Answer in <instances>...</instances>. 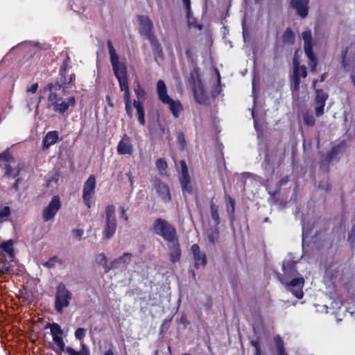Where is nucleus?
<instances>
[{
    "instance_id": "34",
    "label": "nucleus",
    "mask_w": 355,
    "mask_h": 355,
    "mask_svg": "<svg viewBox=\"0 0 355 355\" xmlns=\"http://www.w3.org/2000/svg\"><path fill=\"white\" fill-rule=\"evenodd\" d=\"M96 261L98 264L103 266L105 268V272H108L109 270H111V268H112V264L110 265V266H107V257L103 253L98 254L96 256Z\"/></svg>"
},
{
    "instance_id": "26",
    "label": "nucleus",
    "mask_w": 355,
    "mask_h": 355,
    "mask_svg": "<svg viewBox=\"0 0 355 355\" xmlns=\"http://www.w3.org/2000/svg\"><path fill=\"white\" fill-rule=\"evenodd\" d=\"M304 123L308 126H313L315 124V119L311 112L309 110H302L300 114Z\"/></svg>"
},
{
    "instance_id": "20",
    "label": "nucleus",
    "mask_w": 355,
    "mask_h": 355,
    "mask_svg": "<svg viewBox=\"0 0 355 355\" xmlns=\"http://www.w3.org/2000/svg\"><path fill=\"white\" fill-rule=\"evenodd\" d=\"M169 245V257L172 262L175 263L178 261L181 257V250L178 238L174 239V241H168Z\"/></svg>"
},
{
    "instance_id": "28",
    "label": "nucleus",
    "mask_w": 355,
    "mask_h": 355,
    "mask_svg": "<svg viewBox=\"0 0 355 355\" xmlns=\"http://www.w3.org/2000/svg\"><path fill=\"white\" fill-rule=\"evenodd\" d=\"M52 338L57 346L56 348L52 347V349L58 354L64 352L66 347L62 338V335L53 336Z\"/></svg>"
},
{
    "instance_id": "23",
    "label": "nucleus",
    "mask_w": 355,
    "mask_h": 355,
    "mask_svg": "<svg viewBox=\"0 0 355 355\" xmlns=\"http://www.w3.org/2000/svg\"><path fill=\"white\" fill-rule=\"evenodd\" d=\"M58 139V133L57 131L49 132L43 139L42 148L44 150L48 149L51 146L56 143Z\"/></svg>"
},
{
    "instance_id": "12",
    "label": "nucleus",
    "mask_w": 355,
    "mask_h": 355,
    "mask_svg": "<svg viewBox=\"0 0 355 355\" xmlns=\"http://www.w3.org/2000/svg\"><path fill=\"white\" fill-rule=\"evenodd\" d=\"M61 207V202L59 196H53L49 205L44 209L42 217L44 221L51 220Z\"/></svg>"
},
{
    "instance_id": "37",
    "label": "nucleus",
    "mask_w": 355,
    "mask_h": 355,
    "mask_svg": "<svg viewBox=\"0 0 355 355\" xmlns=\"http://www.w3.org/2000/svg\"><path fill=\"white\" fill-rule=\"evenodd\" d=\"M10 261H0V273L2 275H7L11 272V269L9 266Z\"/></svg>"
},
{
    "instance_id": "40",
    "label": "nucleus",
    "mask_w": 355,
    "mask_h": 355,
    "mask_svg": "<svg viewBox=\"0 0 355 355\" xmlns=\"http://www.w3.org/2000/svg\"><path fill=\"white\" fill-rule=\"evenodd\" d=\"M156 166L161 173L167 168V163L164 159L159 158L156 162Z\"/></svg>"
},
{
    "instance_id": "31",
    "label": "nucleus",
    "mask_w": 355,
    "mask_h": 355,
    "mask_svg": "<svg viewBox=\"0 0 355 355\" xmlns=\"http://www.w3.org/2000/svg\"><path fill=\"white\" fill-rule=\"evenodd\" d=\"M46 329H49L51 331V335L53 336L63 335V330L61 329V327L57 323H48L46 324Z\"/></svg>"
},
{
    "instance_id": "41",
    "label": "nucleus",
    "mask_w": 355,
    "mask_h": 355,
    "mask_svg": "<svg viewBox=\"0 0 355 355\" xmlns=\"http://www.w3.org/2000/svg\"><path fill=\"white\" fill-rule=\"evenodd\" d=\"M86 331L87 330L84 328H78L74 333L75 338L81 340L85 336Z\"/></svg>"
},
{
    "instance_id": "59",
    "label": "nucleus",
    "mask_w": 355,
    "mask_h": 355,
    "mask_svg": "<svg viewBox=\"0 0 355 355\" xmlns=\"http://www.w3.org/2000/svg\"><path fill=\"white\" fill-rule=\"evenodd\" d=\"M127 175L128 176V180L130 183V185L132 186L133 183H134V180H133V177H132V174L128 173Z\"/></svg>"
},
{
    "instance_id": "35",
    "label": "nucleus",
    "mask_w": 355,
    "mask_h": 355,
    "mask_svg": "<svg viewBox=\"0 0 355 355\" xmlns=\"http://www.w3.org/2000/svg\"><path fill=\"white\" fill-rule=\"evenodd\" d=\"M211 208V218L215 221V223L218 225L220 223V217L218 214V207L213 202H211L210 205Z\"/></svg>"
},
{
    "instance_id": "60",
    "label": "nucleus",
    "mask_w": 355,
    "mask_h": 355,
    "mask_svg": "<svg viewBox=\"0 0 355 355\" xmlns=\"http://www.w3.org/2000/svg\"><path fill=\"white\" fill-rule=\"evenodd\" d=\"M252 117L254 119V128L257 130V131H258V125H257V121L254 119V110L252 111Z\"/></svg>"
},
{
    "instance_id": "3",
    "label": "nucleus",
    "mask_w": 355,
    "mask_h": 355,
    "mask_svg": "<svg viewBox=\"0 0 355 355\" xmlns=\"http://www.w3.org/2000/svg\"><path fill=\"white\" fill-rule=\"evenodd\" d=\"M72 298V293L63 283H59L56 287L54 309L58 313H62L69 306Z\"/></svg>"
},
{
    "instance_id": "44",
    "label": "nucleus",
    "mask_w": 355,
    "mask_h": 355,
    "mask_svg": "<svg viewBox=\"0 0 355 355\" xmlns=\"http://www.w3.org/2000/svg\"><path fill=\"white\" fill-rule=\"evenodd\" d=\"M10 214V207L8 206L4 207L0 210V219L3 220L4 218L8 217Z\"/></svg>"
},
{
    "instance_id": "42",
    "label": "nucleus",
    "mask_w": 355,
    "mask_h": 355,
    "mask_svg": "<svg viewBox=\"0 0 355 355\" xmlns=\"http://www.w3.org/2000/svg\"><path fill=\"white\" fill-rule=\"evenodd\" d=\"M218 231L217 230L211 231L209 234H208V238L210 242L212 243H216L218 240Z\"/></svg>"
},
{
    "instance_id": "21",
    "label": "nucleus",
    "mask_w": 355,
    "mask_h": 355,
    "mask_svg": "<svg viewBox=\"0 0 355 355\" xmlns=\"http://www.w3.org/2000/svg\"><path fill=\"white\" fill-rule=\"evenodd\" d=\"M164 104L168 105L171 112L175 118L179 117L183 110V106L179 100H173L171 98L168 102Z\"/></svg>"
},
{
    "instance_id": "7",
    "label": "nucleus",
    "mask_w": 355,
    "mask_h": 355,
    "mask_svg": "<svg viewBox=\"0 0 355 355\" xmlns=\"http://www.w3.org/2000/svg\"><path fill=\"white\" fill-rule=\"evenodd\" d=\"M302 38L304 42V50L309 58L308 64L311 71H315L317 66V59L313 52V38L310 30L302 32Z\"/></svg>"
},
{
    "instance_id": "16",
    "label": "nucleus",
    "mask_w": 355,
    "mask_h": 355,
    "mask_svg": "<svg viewBox=\"0 0 355 355\" xmlns=\"http://www.w3.org/2000/svg\"><path fill=\"white\" fill-rule=\"evenodd\" d=\"M0 158L6 161L5 165V175L10 178H16L20 171L19 165L12 159H8L7 155L3 153L0 155Z\"/></svg>"
},
{
    "instance_id": "53",
    "label": "nucleus",
    "mask_w": 355,
    "mask_h": 355,
    "mask_svg": "<svg viewBox=\"0 0 355 355\" xmlns=\"http://www.w3.org/2000/svg\"><path fill=\"white\" fill-rule=\"evenodd\" d=\"M37 88H38V84L34 83L27 89V92H31V93L34 94L36 92Z\"/></svg>"
},
{
    "instance_id": "56",
    "label": "nucleus",
    "mask_w": 355,
    "mask_h": 355,
    "mask_svg": "<svg viewBox=\"0 0 355 355\" xmlns=\"http://www.w3.org/2000/svg\"><path fill=\"white\" fill-rule=\"evenodd\" d=\"M121 217L123 218L125 221L128 220V216L126 214V211L124 207L121 208Z\"/></svg>"
},
{
    "instance_id": "55",
    "label": "nucleus",
    "mask_w": 355,
    "mask_h": 355,
    "mask_svg": "<svg viewBox=\"0 0 355 355\" xmlns=\"http://www.w3.org/2000/svg\"><path fill=\"white\" fill-rule=\"evenodd\" d=\"M73 233L78 237H81L83 234L84 231L81 229H76L73 230Z\"/></svg>"
},
{
    "instance_id": "6",
    "label": "nucleus",
    "mask_w": 355,
    "mask_h": 355,
    "mask_svg": "<svg viewBox=\"0 0 355 355\" xmlns=\"http://www.w3.org/2000/svg\"><path fill=\"white\" fill-rule=\"evenodd\" d=\"M115 210V207L113 205H107L105 210V225L103 230V236L107 239L112 237L116 232V218Z\"/></svg>"
},
{
    "instance_id": "32",
    "label": "nucleus",
    "mask_w": 355,
    "mask_h": 355,
    "mask_svg": "<svg viewBox=\"0 0 355 355\" xmlns=\"http://www.w3.org/2000/svg\"><path fill=\"white\" fill-rule=\"evenodd\" d=\"M282 40L284 44H293L295 42V34L291 28H286Z\"/></svg>"
},
{
    "instance_id": "18",
    "label": "nucleus",
    "mask_w": 355,
    "mask_h": 355,
    "mask_svg": "<svg viewBox=\"0 0 355 355\" xmlns=\"http://www.w3.org/2000/svg\"><path fill=\"white\" fill-rule=\"evenodd\" d=\"M132 152L131 139L127 135H124L117 145V153L119 155H131Z\"/></svg>"
},
{
    "instance_id": "17",
    "label": "nucleus",
    "mask_w": 355,
    "mask_h": 355,
    "mask_svg": "<svg viewBox=\"0 0 355 355\" xmlns=\"http://www.w3.org/2000/svg\"><path fill=\"white\" fill-rule=\"evenodd\" d=\"M309 0H291L292 8L296 11L297 14L302 18L307 16L309 12Z\"/></svg>"
},
{
    "instance_id": "8",
    "label": "nucleus",
    "mask_w": 355,
    "mask_h": 355,
    "mask_svg": "<svg viewBox=\"0 0 355 355\" xmlns=\"http://www.w3.org/2000/svg\"><path fill=\"white\" fill-rule=\"evenodd\" d=\"M307 76L306 67L300 65L296 58L293 59V73L291 78V89L293 92L298 91L300 84V78H306Z\"/></svg>"
},
{
    "instance_id": "1",
    "label": "nucleus",
    "mask_w": 355,
    "mask_h": 355,
    "mask_svg": "<svg viewBox=\"0 0 355 355\" xmlns=\"http://www.w3.org/2000/svg\"><path fill=\"white\" fill-rule=\"evenodd\" d=\"M293 254H288L286 259L283 261L282 270L284 276L279 279L287 291L293 293L298 299L303 297L302 288L304 284V277L297 272V262L293 260Z\"/></svg>"
},
{
    "instance_id": "36",
    "label": "nucleus",
    "mask_w": 355,
    "mask_h": 355,
    "mask_svg": "<svg viewBox=\"0 0 355 355\" xmlns=\"http://www.w3.org/2000/svg\"><path fill=\"white\" fill-rule=\"evenodd\" d=\"M341 147L340 146H336L332 148L331 151L327 155V160L328 162H331L336 159L337 155L340 153Z\"/></svg>"
},
{
    "instance_id": "30",
    "label": "nucleus",
    "mask_w": 355,
    "mask_h": 355,
    "mask_svg": "<svg viewBox=\"0 0 355 355\" xmlns=\"http://www.w3.org/2000/svg\"><path fill=\"white\" fill-rule=\"evenodd\" d=\"M149 42L152 46V49L155 58H163V51L157 39L155 37L149 40Z\"/></svg>"
},
{
    "instance_id": "29",
    "label": "nucleus",
    "mask_w": 355,
    "mask_h": 355,
    "mask_svg": "<svg viewBox=\"0 0 355 355\" xmlns=\"http://www.w3.org/2000/svg\"><path fill=\"white\" fill-rule=\"evenodd\" d=\"M62 260L57 256L51 257L47 261L44 262L42 265L49 269L55 268L56 267L62 266Z\"/></svg>"
},
{
    "instance_id": "57",
    "label": "nucleus",
    "mask_w": 355,
    "mask_h": 355,
    "mask_svg": "<svg viewBox=\"0 0 355 355\" xmlns=\"http://www.w3.org/2000/svg\"><path fill=\"white\" fill-rule=\"evenodd\" d=\"M319 188H321L325 191H328L329 189V185L328 182L327 181L324 184L320 183Z\"/></svg>"
},
{
    "instance_id": "13",
    "label": "nucleus",
    "mask_w": 355,
    "mask_h": 355,
    "mask_svg": "<svg viewBox=\"0 0 355 355\" xmlns=\"http://www.w3.org/2000/svg\"><path fill=\"white\" fill-rule=\"evenodd\" d=\"M139 22V33L148 40L156 37L153 32V24L150 18L147 16H139L138 17Z\"/></svg>"
},
{
    "instance_id": "52",
    "label": "nucleus",
    "mask_w": 355,
    "mask_h": 355,
    "mask_svg": "<svg viewBox=\"0 0 355 355\" xmlns=\"http://www.w3.org/2000/svg\"><path fill=\"white\" fill-rule=\"evenodd\" d=\"M75 80V74L74 73H72L70 75V76L69 77L68 79H64V80L63 81V84L64 85H69L71 83H72Z\"/></svg>"
},
{
    "instance_id": "45",
    "label": "nucleus",
    "mask_w": 355,
    "mask_h": 355,
    "mask_svg": "<svg viewBox=\"0 0 355 355\" xmlns=\"http://www.w3.org/2000/svg\"><path fill=\"white\" fill-rule=\"evenodd\" d=\"M178 143L180 144L182 149L186 146V141L183 132H179L177 136Z\"/></svg>"
},
{
    "instance_id": "19",
    "label": "nucleus",
    "mask_w": 355,
    "mask_h": 355,
    "mask_svg": "<svg viewBox=\"0 0 355 355\" xmlns=\"http://www.w3.org/2000/svg\"><path fill=\"white\" fill-rule=\"evenodd\" d=\"M191 250L195 261V267L196 268L204 267L207 264L206 254L200 252V248L197 244L192 245Z\"/></svg>"
},
{
    "instance_id": "9",
    "label": "nucleus",
    "mask_w": 355,
    "mask_h": 355,
    "mask_svg": "<svg viewBox=\"0 0 355 355\" xmlns=\"http://www.w3.org/2000/svg\"><path fill=\"white\" fill-rule=\"evenodd\" d=\"M191 78L193 80V92L196 101L200 104H205L208 98L200 81L198 80V72L197 70H193L191 72Z\"/></svg>"
},
{
    "instance_id": "25",
    "label": "nucleus",
    "mask_w": 355,
    "mask_h": 355,
    "mask_svg": "<svg viewBox=\"0 0 355 355\" xmlns=\"http://www.w3.org/2000/svg\"><path fill=\"white\" fill-rule=\"evenodd\" d=\"M0 248L10 257L9 261H12L14 257L13 242L12 240L4 241L0 244Z\"/></svg>"
},
{
    "instance_id": "51",
    "label": "nucleus",
    "mask_w": 355,
    "mask_h": 355,
    "mask_svg": "<svg viewBox=\"0 0 355 355\" xmlns=\"http://www.w3.org/2000/svg\"><path fill=\"white\" fill-rule=\"evenodd\" d=\"M123 101H124V103L125 104L130 103V90L127 91V92H124V94H123Z\"/></svg>"
},
{
    "instance_id": "15",
    "label": "nucleus",
    "mask_w": 355,
    "mask_h": 355,
    "mask_svg": "<svg viewBox=\"0 0 355 355\" xmlns=\"http://www.w3.org/2000/svg\"><path fill=\"white\" fill-rule=\"evenodd\" d=\"M181 175L180 178V184L183 191L191 193L193 191L192 187L190 185V177L188 173V168L186 162L180 161Z\"/></svg>"
},
{
    "instance_id": "46",
    "label": "nucleus",
    "mask_w": 355,
    "mask_h": 355,
    "mask_svg": "<svg viewBox=\"0 0 355 355\" xmlns=\"http://www.w3.org/2000/svg\"><path fill=\"white\" fill-rule=\"evenodd\" d=\"M251 344L255 348V355H261V351L258 341L252 340Z\"/></svg>"
},
{
    "instance_id": "61",
    "label": "nucleus",
    "mask_w": 355,
    "mask_h": 355,
    "mask_svg": "<svg viewBox=\"0 0 355 355\" xmlns=\"http://www.w3.org/2000/svg\"><path fill=\"white\" fill-rule=\"evenodd\" d=\"M19 179H17L15 182L14 183L12 187L15 189V190H17L18 189V184H19Z\"/></svg>"
},
{
    "instance_id": "27",
    "label": "nucleus",
    "mask_w": 355,
    "mask_h": 355,
    "mask_svg": "<svg viewBox=\"0 0 355 355\" xmlns=\"http://www.w3.org/2000/svg\"><path fill=\"white\" fill-rule=\"evenodd\" d=\"M66 353L68 355H89V351L87 347L84 344H80V349L77 352L71 347H67L65 349Z\"/></svg>"
},
{
    "instance_id": "10",
    "label": "nucleus",
    "mask_w": 355,
    "mask_h": 355,
    "mask_svg": "<svg viewBox=\"0 0 355 355\" xmlns=\"http://www.w3.org/2000/svg\"><path fill=\"white\" fill-rule=\"evenodd\" d=\"M95 188L96 178L94 175H91L84 183L83 189V202L88 208L92 206L91 200L94 196Z\"/></svg>"
},
{
    "instance_id": "58",
    "label": "nucleus",
    "mask_w": 355,
    "mask_h": 355,
    "mask_svg": "<svg viewBox=\"0 0 355 355\" xmlns=\"http://www.w3.org/2000/svg\"><path fill=\"white\" fill-rule=\"evenodd\" d=\"M33 104V98H31L30 99L27 100V106L29 108V110H31V106Z\"/></svg>"
},
{
    "instance_id": "11",
    "label": "nucleus",
    "mask_w": 355,
    "mask_h": 355,
    "mask_svg": "<svg viewBox=\"0 0 355 355\" xmlns=\"http://www.w3.org/2000/svg\"><path fill=\"white\" fill-rule=\"evenodd\" d=\"M135 92L138 98L137 101H134L133 106L137 110L138 114V119L141 125L145 124V112L142 103L140 101L145 98L146 92L141 88V85L138 84L137 88L135 89Z\"/></svg>"
},
{
    "instance_id": "24",
    "label": "nucleus",
    "mask_w": 355,
    "mask_h": 355,
    "mask_svg": "<svg viewBox=\"0 0 355 355\" xmlns=\"http://www.w3.org/2000/svg\"><path fill=\"white\" fill-rule=\"evenodd\" d=\"M132 254L128 252L124 253L121 257L119 259H115L112 262V268H125L126 266L131 261Z\"/></svg>"
},
{
    "instance_id": "4",
    "label": "nucleus",
    "mask_w": 355,
    "mask_h": 355,
    "mask_svg": "<svg viewBox=\"0 0 355 355\" xmlns=\"http://www.w3.org/2000/svg\"><path fill=\"white\" fill-rule=\"evenodd\" d=\"M153 231L155 234L161 236L167 241H174V239L178 238L175 227L162 218H157L155 220Z\"/></svg>"
},
{
    "instance_id": "54",
    "label": "nucleus",
    "mask_w": 355,
    "mask_h": 355,
    "mask_svg": "<svg viewBox=\"0 0 355 355\" xmlns=\"http://www.w3.org/2000/svg\"><path fill=\"white\" fill-rule=\"evenodd\" d=\"M125 111H126L127 114L129 116H132V108L131 107L130 103L125 104Z\"/></svg>"
},
{
    "instance_id": "64",
    "label": "nucleus",
    "mask_w": 355,
    "mask_h": 355,
    "mask_svg": "<svg viewBox=\"0 0 355 355\" xmlns=\"http://www.w3.org/2000/svg\"><path fill=\"white\" fill-rule=\"evenodd\" d=\"M351 78H352V80L353 83H354V85H355V75L352 74V75H351Z\"/></svg>"
},
{
    "instance_id": "63",
    "label": "nucleus",
    "mask_w": 355,
    "mask_h": 355,
    "mask_svg": "<svg viewBox=\"0 0 355 355\" xmlns=\"http://www.w3.org/2000/svg\"><path fill=\"white\" fill-rule=\"evenodd\" d=\"M104 355H114V354L111 349H109L105 353Z\"/></svg>"
},
{
    "instance_id": "22",
    "label": "nucleus",
    "mask_w": 355,
    "mask_h": 355,
    "mask_svg": "<svg viewBox=\"0 0 355 355\" xmlns=\"http://www.w3.org/2000/svg\"><path fill=\"white\" fill-rule=\"evenodd\" d=\"M157 93L159 99L162 103L168 102L171 97L167 94L166 84L162 80H159L157 83Z\"/></svg>"
},
{
    "instance_id": "50",
    "label": "nucleus",
    "mask_w": 355,
    "mask_h": 355,
    "mask_svg": "<svg viewBox=\"0 0 355 355\" xmlns=\"http://www.w3.org/2000/svg\"><path fill=\"white\" fill-rule=\"evenodd\" d=\"M183 3L185 5L186 8L187 10V17L189 19L191 15V4L190 0H182Z\"/></svg>"
},
{
    "instance_id": "39",
    "label": "nucleus",
    "mask_w": 355,
    "mask_h": 355,
    "mask_svg": "<svg viewBox=\"0 0 355 355\" xmlns=\"http://www.w3.org/2000/svg\"><path fill=\"white\" fill-rule=\"evenodd\" d=\"M120 89L122 92H127L129 91V87H128V77H123L117 78Z\"/></svg>"
},
{
    "instance_id": "62",
    "label": "nucleus",
    "mask_w": 355,
    "mask_h": 355,
    "mask_svg": "<svg viewBox=\"0 0 355 355\" xmlns=\"http://www.w3.org/2000/svg\"><path fill=\"white\" fill-rule=\"evenodd\" d=\"M326 77H327V74L324 73H323V74L321 76V77H320V80L321 82L324 81V79L326 78Z\"/></svg>"
},
{
    "instance_id": "14",
    "label": "nucleus",
    "mask_w": 355,
    "mask_h": 355,
    "mask_svg": "<svg viewBox=\"0 0 355 355\" xmlns=\"http://www.w3.org/2000/svg\"><path fill=\"white\" fill-rule=\"evenodd\" d=\"M153 185L159 197L164 202H168L171 200L170 189L167 184L158 178L153 180Z\"/></svg>"
},
{
    "instance_id": "33",
    "label": "nucleus",
    "mask_w": 355,
    "mask_h": 355,
    "mask_svg": "<svg viewBox=\"0 0 355 355\" xmlns=\"http://www.w3.org/2000/svg\"><path fill=\"white\" fill-rule=\"evenodd\" d=\"M316 96L315 98V103L325 104L328 98V94L322 89H316Z\"/></svg>"
},
{
    "instance_id": "38",
    "label": "nucleus",
    "mask_w": 355,
    "mask_h": 355,
    "mask_svg": "<svg viewBox=\"0 0 355 355\" xmlns=\"http://www.w3.org/2000/svg\"><path fill=\"white\" fill-rule=\"evenodd\" d=\"M275 342L276 344V347L278 350L279 354H285L284 347V341L280 338V336H277L275 338Z\"/></svg>"
},
{
    "instance_id": "47",
    "label": "nucleus",
    "mask_w": 355,
    "mask_h": 355,
    "mask_svg": "<svg viewBox=\"0 0 355 355\" xmlns=\"http://www.w3.org/2000/svg\"><path fill=\"white\" fill-rule=\"evenodd\" d=\"M348 241H350L352 243H354L355 242V225L352 227V229L349 234Z\"/></svg>"
},
{
    "instance_id": "48",
    "label": "nucleus",
    "mask_w": 355,
    "mask_h": 355,
    "mask_svg": "<svg viewBox=\"0 0 355 355\" xmlns=\"http://www.w3.org/2000/svg\"><path fill=\"white\" fill-rule=\"evenodd\" d=\"M228 201H229V204L231 207V210H230V216L232 217L234 216V205H235V201L233 198H232L231 197H228Z\"/></svg>"
},
{
    "instance_id": "2",
    "label": "nucleus",
    "mask_w": 355,
    "mask_h": 355,
    "mask_svg": "<svg viewBox=\"0 0 355 355\" xmlns=\"http://www.w3.org/2000/svg\"><path fill=\"white\" fill-rule=\"evenodd\" d=\"M60 87L59 85L53 83H49L46 86L45 90L50 92L48 96L47 107L55 112L64 114L70 107L75 106L76 100L74 96L63 98L53 92V89H57Z\"/></svg>"
},
{
    "instance_id": "49",
    "label": "nucleus",
    "mask_w": 355,
    "mask_h": 355,
    "mask_svg": "<svg viewBox=\"0 0 355 355\" xmlns=\"http://www.w3.org/2000/svg\"><path fill=\"white\" fill-rule=\"evenodd\" d=\"M346 55H347V51H345V52H343L342 53L343 65V67L345 68V69L346 71H349L350 70V67L347 65V64L346 62Z\"/></svg>"
},
{
    "instance_id": "5",
    "label": "nucleus",
    "mask_w": 355,
    "mask_h": 355,
    "mask_svg": "<svg viewBox=\"0 0 355 355\" xmlns=\"http://www.w3.org/2000/svg\"><path fill=\"white\" fill-rule=\"evenodd\" d=\"M107 44L109 50L110 57V62L114 76L116 78H123L127 76V68L124 63L119 61V58L116 53L111 40L107 41Z\"/></svg>"
},
{
    "instance_id": "43",
    "label": "nucleus",
    "mask_w": 355,
    "mask_h": 355,
    "mask_svg": "<svg viewBox=\"0 0 355 355\" xmlns=\"http://www.w3.org/2000/svg\"><path fill=\"white\" fill-rule=\"evenodd\" d=\"M315 115L318 117L321 116L324 114V107L325 104H321L320 103H315Z\"/></svg>"
}]
</instances>
